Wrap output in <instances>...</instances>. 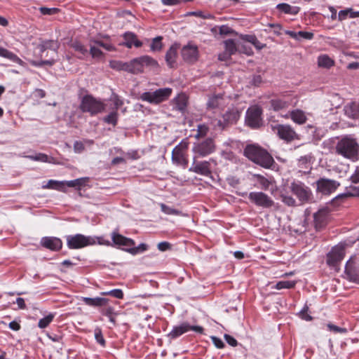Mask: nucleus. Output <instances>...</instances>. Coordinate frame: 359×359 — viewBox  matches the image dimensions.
I'll list each match as a JSON object with an SVG mask.
<instances>
[{"instance_id":"1","label":"nucleus","mask_w":359,"mask_h":359,"mask_svg":"<svg viewBox=\"0 0 359 359\" xmlns=\"http://www.w3.org/2000/svg\"><path fill=\"white\" fill-rule=\"evenodd\" d=\"M244 154L250 161L264 168H271L275 163L271 155L257 145H248L244 149Z\"/></svg>"},{"instance_id":"2","label":"nucleus","mask_w":359,"mask_h":359,"mask_svg":"<svg viewBox=\"0 0 359 359\" xmlns=\"http://www.w3.org/2000/svg\"><path fill=\"white\" fill-rule=\"evenodd\" d=\"M336 153L352 162L359 160V144L355 139L344 137L336 145Z\"/></svg>"},{"instance_id":"3","label":"nucleus","mask_w":359,"mask_h":359,"mask_svg":"<svg viewBox=\"0 0 359 359\" xmlns=\"http://www.w3.org/2000/svg\"><path fill=\"white\" fill-rule=\"evenodd\" d=\"M172 93L170 88H163L156 90L155 91L144 92L140 95L142 101L150 104H158L167 100Z\"/></svg>"},{"instance_id":"4","label":"nucleus","mask_w":359,"mask_h":359,"mask_svg":"<svg viewBox=\"0 0 359 359\" xmlns=\"http://www.w3.org/2000/svg\"><path fill=\"white\" fill-rule=\"evenodd\" d=\"M105 104L92 95H85L81 102L80 108L83 112H88L95 115L104 111Z\"/></svg>"},{"instance_id":"5","label":"nucleus","mask_w":359,"mask_h":359,"mask_svg":"<svg viewBox=\"0 0 359 359\" xmlns=\"http://www.w3.org/2000/svg\"><path fill=\"white\" fill-rule=\"evenodd\" d=\"M344 278L350 282L359 284V253L351 256L346 262Z\"/></svg>"},{"instance_id":"6","label":"nucleus","mask_w":359,"mask_h":359,"mask_svg":"<svg viewBox=\"0 0 359 359\" xmlns=\"http://www.w3.org/2000/svg\"><path fill=\"white\" fill-rule=\"evenodd\" d=\"M189 143L186 140H182L178 144L172 151V161L174 164L187 168L188 165V157L187 151Z\"/></svg>"},{"instance_id":"7","label":"nucleus","mask_w":359,"mask_h":359,"mask_svg":"<svg viewBox=\"0 0 359 359\" xmlns=\"http://www.w3.org/2000/svg\"><path fill=\"white\" fill-rule=\"evenodd\" d=\"M66 240L67 245L69 249H80L95 243L93 237L80 233L67 236Z\"/></svg>"},{"instance_id":"8","label":"nucleus","mask_w":359,"mask_h":359,"mask_svg":"<svg viewBox=\"0 0 359 359\" xmlns=\"http://www.w3.org/2000/svg\"><path fill=\"white\" fill-rule=\"evenodd\" d=\"M290 189L302 203H306L311 198L312 193L311 189L300 181L294 180L292 182L290 185Z\"/></svg>"},{"instance_id":"9","label":"nucleus","mask_w":359,"mask_h":359,"mask_svg":"<svg viewBox=\"0 0 359 359\" xmlns=\"http://www.w3.org/2000/svg\"><path fill=\"white\" fill-rule=\"evenodd\" d=\"M88 181V177H81L67 182H58L50 180L48 183L46 185H43L42 187L43 189H53L63 191L64 185L66 184L69 187H76L79 189L80 187L84 186Z\"/></svg>"},{"instance_id":"10","label":"nucleus","mask_w":359,"mask_h":359,"mask_svg":"<svg viewBox=\"0 0 359 359\" xmlns=\"http://www.w3.org/2000/svg\"><path fill=\"white\" fill-rule=\"evenodd\" d=\"M345 256V245L339 244L332 248L327 255V264L330 266L338 270V266Z\"/></svg>"},{"instance_id":"11","label":"nucleus","mask_w":359,"mask_h":359,"mask_svg":"<svg viewBox=\"0 0 359 359\" xmlns=\"http://www.w3.org/2000/svg\"><path fill=\"white\" fill-rule=\"evenodd\" d=\"M262 114L260 107L257 106L250 107L246 112V124L252 128H259L262 123Z\"/></svg>"},{"instance_id":"12","label":"nucleus","mask_w":359,"mask_h":359,"mask_svg":"<svg viewBox=\"0 0 359 359\" xmlns=\"http://www.w3.org/2000/svg\"><path fill=\"white\" fill-rule=\"evenodd\" d=\"M251 203L263 208H270L274 205V201L270 196L262 191H252L248 194Z\"/></svg>"},{"instance_id":"13","label":"nucleus","mask_w":359,"mask_h":359,"mask_svg":"<svg viewBox=\"0 0 359 359\" xmlns=\"http://www.w3.org/2000/svg\"><path fill=\"white\" fill-rule=\"evenodd\" d=\"M317 191L324 195H330L334 192L340 186V183L336 180L327 178H320L316 182Z\"/></svg>"},{"instance_id":"14","label":"nucleus","mask_w":359,"mask_h":359,"mask_svg":"<svg viewBox=\"0 0 359 359\" xmlns=\"http://www.w3.org/2000/svg\"><path fill=\"white\" fill-rule=\"evenodd\" d=\"M189 330H192L200 334L203 332V328L201 326H191L187 323H183L180 325L174 327L172 331L168 334V337L172 339H176Z\"/></svg>"},{"instance_id":"15","label":"nucleus","mask_w":359,"mask_h":359,"mask_svg":"<svg viewBox=\"0 0 359 359\" xmlns=\"http://www.w3.org/2000/svg\"><path fill=\"white\" fill-rule=\"evenodd\" d=\"M273 128L278 136L286 142H291L295 139H298V135L289 125H277Z\"/></svg>"},{"instance_id":"16","label":"nucleus","mask_w":359,"mask_h":359,"mask_svg":"<svg viewBox=\"0 0 359 359\" xmlns=\"http://www.w3.org/2000/svg\"><path fill=\"white\" fill-rule=\"evenodd\" d=\"M196 156L194 157L192 165L189 168L190 172L208 177L211 175L210 161H196Z\"/></svg>"},{"instance_id":"17","label":"nucleus","mask_w":359,"mask_h":359,"mask_svg":"<svg viewBox=\"0 0 359 359\" xmlns=\"http://www.w3.org/2000/svg\"><path fill=\"white\" fill-rule=\"evenodd\" d=\"M215 149V144L213 140L210 138L196 144L193 148V151L198 155V156L203 157L213 152Z\"/></svg>"},{"instance_id":"18","label":"nucleus","mask_w":359,"mask_h":359,"mask_svg":"<svg viewBox=\"0 0 359 359\" xmlns=\"http://www.w3.org/2000/svg\"><path fill=\"white\" fill-rule=\"evenodd\" d=\"M329 210L327 208L320 209L313 215L314 226L316 230L323 229L327 222Z\"/></svg>"},{"instance_id":"19","label":"nucleus","mask_w":359,"mask_h":359,"mask_svg":"<svg viewBox=\"0 0 359 359\" xmlns=\"http://www.w3.org/2000/svg\"><path fill=\"white\" fill-rule=\"evenodd\" d=\"M182 56L183 59L189 63H193L198 60V48L194 45H187L183 47L182 50Z\"/></svg>"},{"instance_id":"20","label":"nucleus","mask_w":359,"mask_h":359,"mask_svg":"<svg viewBox=\"0 0 359 359\" xmlns=\"http://www.w3.org/2000/svg\"><path fill=\"white\" fill-rule=\"evenodd\" d=\"M171 104L174 110L184 114L187 109L188 97L184 93H180L172 100Z\"/></svg>"},{"instance_id":"21","label":"nucleus","mask_w":359,"mask_h":359,"mask_svg":"<svg viewBox=\"0 0 359 359\" xmlns=\"http://www.w3.org/2000/svg\"><path fill=\"white\" fill-rule=\"evenodd\" d=\"M60 47V43L53 40H43L39 43L36 48L39 51V57L42 58L43 57V53L48 49H50L55 52V54L57 53V50Z\"/></svg>"},{"instance_id":"22","label":"nucleus","mask_w":359,"mask_h":359,"mask_svg":"<svg viewBox=\"0 0 359 359\" xmlns=\"http://www.w3.org/2000/svg\"><path fill=\"white\" fill-rule=\"evenodd\" d=\"M41 244L46 248L57 251L62 248V242L57 237H44L41 239Z\"/></svg>"},{"instance_id":"23","label":"nucleus","mask_w":359,"mask_h":359,"mask_svg":"<svg viewBox=\"0 0 359 359\" xmlns=\"http://www.w3.org/2000/svg\"><path fill=\"white\" fill-rule=\"evenodd\" d=\"M226 103V99L224 97L223 94L213 95L209 97L207 102L208 108L217 109L223 108Z\"/></svg>"},{"instance_id":"24","label":"nucleus","mask_w":359,"mask_h":359,"mask_svg":"<svg viewBox=\"0 0 359 359\" xmlns=\"http://www.w3.org/2000/svg\"><path fill=\"white\" fill-rule=\"evenodd\" d=\"M124 42L123 45L128 48H131L133 46L136 48H140L142 46V41L137 39V36L131 32H126L123 36Z\"/></svg>"},{"instance_id":"25","label":"nucleus","mask_w":359,"mask_h":359,"mask_svg":"<svg viewBox=\"0 0 359 359\" xmlns=\"http://www.w3.org/2000/svg\"><path fill=\"white\" fill-rule=\"evenodd\" d=\"M111 239L115 245H123L129 248L135 245L133 240L126 238L118 233L113 232L111 233Z\"/></svg>"},{"instance_id":"26","label":"nucleus","mask_w":359,"mask_h":359,"mask_svg":"<svg viewBox=\"0 0 359 359\" xmlns=\"http://www.w3.org/2000/svg\"><path fill=\"white\" fill-rule=\"evenodd\" d=\"M286 118L290 117V118L296 123L302 125L306 122L307 118L305 113L300 109L292 110L289 112L288 114L285 115Z\"/></svg>"},{"instance_id":"27","label":"nucleus","mask_w":359,"mask_h":359,"mask_svg":"<svg viewBox=\"0 0 359 359\" xmlns=\"http://www.w3.org/2000/svg\"><path fill=\"white\" fill-rule=\"evenodd\" d=\"M285 32L287 35L297 41H301L302 39L311 40L313 38V33L309 32L299 31L296 32L286 30Z\"/></svg>"},{"instance_id":"28","label":"nucleus","mask_w":359,"mask_h":359,"mask_svg":"<svg viewBox=\"0 0 359 359\" xmlns=\"http://www.w3.org/2000/svg\"><path fill=\"white\" fill-rule=\"evenodd\" d=\"M346 115L351 118H357L359 117V104L352 102L344 107Z\"/></svg>"},{"instance_id":"29","label":"nucleus","mask_w":359,"mask_h":359,"mask_svg":"<svg viewBox=\"0 0 359 359\" xmlns=\"http://www.w3.org/2000/svg\"><path fill=\"white\" fill-rule=\"evenodd\" d=\"M71 47L78 53L77 57L84 59L88 54L87 48L80 41H75L71 43Z\"/></svg>"},{"instance_id":"30","label":"nucleus","mask_w":359,"mask_h":359,"mask_svg":"<svg viewBox=\"0 0 359 359\" xmlns=\"http://www.w3.org/2000/svg\"><path fill=\"white\" fill-rule=\"evenodd\" d=\"M83 302L88 306H101L107 304L108 299L102 297H83Z\"/></svg>"},{"instance_id":"31","label":"nucleus","mask_w":359,"mask_h":359,"mask_svg":"<svg viewBox=\"0 0 359 359\" xmlns=\"http://www.w3.org/2000/svg\"><path fill=\"white\" fill-rule=\"evenodd\" d=\"M276 8L286 14L296 15L299 11L300 8L298 6H292L287 4L282 3L276 6Z\"/></svg>"},{"instance_id":"32","label":"nucleus","mask_w":359,"mask_h":359,"mask_svg":"<svg viewBox=\"0 0 359 359\" xmlns=\"http://www.w3.org/2000/svg\"><path fill=\"white\" fill-rule=\"evenodd\" d=\"M0 56L9 59L20 65H23V61L19 58L15 54L8 50L0 46Z\"/></svg>"},{"instance_id":"33","label":"nucleus","mask_w":359,"mask_h":359,"mask_svg":"<svg viewBox=\"0 0 359 359\" xmlns=\"http://www.w3.org/2000/svg\"><path fill=\"white\" fill-rule=\"evenodd\" d=\"M177 46L175 45L172 46L167 51L165 55V60L168 65L172 67L175 63V59L177 57Z\"/></svg>"},{"instance_id":"34","label":"nucleus","mask_w":359,"mask_h":359,"mask_svg":"<svg viewBox=\"0 0 359 359\" xmlns=\"http://www.w3.org/2000/svg\"><path fill=\"white\" fill-rule=\"evenodd\" d=\"M239 117H240V113L238 112V111L237 109H234L227 111L223 115L224 121L226 123H236V121L239 118Z\"/></svg>"},{"instance_id":"35","label":"nucleus","mask_w":359,"mask_h":359,"mask_svg":"<svg viewBox=\"0 0 359 359\" xmlns=\"http://www.w3.org/2000/svg\"><path fill=\"white\" fill-rule=\"evenodd\" d=\"M271 107L274 111H279L289 107V101L282 99H273L270 101Z\"/></svg>"},{"instance_id":"36","label":"nucleus","mask_w":359,"mask_h":359,"mask_svg":"<svg viewBox=\"0 0 359 359\" xmlns=\"http://www.w3.org/2000/svg\"><path fill=\"white\" fill-rule=\"evenodd\" d=\"M318 65L320 67L329 69L334 66V61L327 55H321L318 57Z\"/></svg>"},{"instance_id":"37","label":"nucleus","mask_w":359,"mask_h":359,"mask_svg":"<svg viewBox=\"0 0 359 359\" xmlns=\"http://www.w3.org/2000/svg\"><path fill=\"white\" fill-rule=\"evenodd\" d=\"M141 62L143 67L156 68L158 67V62L149 55L141 56Z\"/></svg>"},{"instance_id":"38","label":"nucleus","mask_w":359,"mask_h":359,"mask_svg":"<svg viewBox=\"0 0 359 359\" xmlns=\"http://www.w3.org/2000/svg\"><path fill=\"white\" fill-rule=\"evenodd\" d=\"M297 281L295 280H281L278 282L273 288L276 290L291 289L295 287Z\"/></svg>"},{"instance_id":"39","label":"nucleus","mask_w":359,"mask_h":359,"mask_svg":"<svg viewBox=\"0 0 359 359\" xmlns=\"http://www.w3.org/2000/svg\"><path fill=\"white\" fill-rule=\"evenodd\" d=\"M348 196H359V187L351 185L346 189L345 193L338 195L337 198H339Z\"/></svg>"},{"instance_id":"40","label":"nucleus","mask_w":359,"mask_h":359,"mask_svg":"<svg viewBox=\"0 0 359 359\" xmlns=\"http://www.w3.org/2000/svg\"><path fill=\"white\" fill-rule=\"evenodd\" d=\"M56 62V60L55 58H50L49 60H29V63L36 67H41L43 65H48V66H53Z\"/></svg>"},{"instance_id":"41","label":"nucleus","mask_w":359,"mask_h":359,"mask_svg":"<svg viewBox=\"0 0 359 359\" xmlns=\"http://www.w3.org/2000/svg\"><path fill=\"white\" fill-rule=\"evenodd\" d=\"M132 63L134 74H137L143 72L144 67L142 66L140 57L133 59Z\"/></svg>"},{"instance_id":"42","label":"nucleus","mask_w":359,"mask_h":359,"mask_svg":"<svg viewBox=\"0 0 359 359\" xmlns=\"http://www.w3.org/2000/svg\"><path fill=\"white\" fill-rule=\"evenodd\" d=\"M54 317V313H49L46 317L39 320L38 323V327L41 329L47 327L49 325V324L53 321Z\"/></svg>"},{"instance_id":"43","label":"nucleus","mask_w":359,"mask_h":359,"mask_svg":"<svg viewBox=\"0 0 359 359\" xmlns=\"http://www.w3.org/2000/svg\"><path fill=\"white\" fill-rule=\"evenodd\" d=\"M225 52L233 55L237 50L236 45L233 39H228L224 41Z\"/></svg>"},{"instance_id":"44","label":"nucleus","mask_w":359,"mask_h":359,"mask_svg":"<svg viewBox=\"0 0 359 359\" xmlns=\"http://www.w3.org/2000/svg\"><path fill=\"white\" fill-rule=\"evenodd\" d=\"M255 177L257 179L261 188L264 190H268L271 184V182L261 175H255Z\"/></svg>"},{"instance_id":"45","label":"nucleus","mask_w":359,"mask_h":359,"mask_svg":"<svg viewBox=\"0 0 359 359\" xmlns=\"http://www.w3.org/2000/svg\"><path fill=\"white\" fill-rule=\"evenodd\" d=\"M311 158L312 157L310 154H306L303 156H301L298 159V166L300 168H307L308 165L311 162Z\"/></svg>"},{"instance_id":"46","label":"nucleus","mask_w":359,"mask_h":359,"mask_svg":"<svg viewBox=\"0 0 359 359\" xmlns=\"http://www.w3.org/2000/svg\"><path fill=\"white\" fill-rule=\"evenodd\" d=\"M147 248H148L147 245H146L144 243H141L137 247H135V248H133V246L129 247V248L126 249V251L133 255H136L137 253L146 251L147 250Z\"/></svg>"},{"instance_id":"47","label":"nucleus","mask_w":359,"mask_h":359,"mask_svg":"<svg viewBox=\"0 0 359 359\" xmlns=\"http://www.w3.org/2000/svg\"><path fill=\"white\" fill-rule=\"evenodd\" d=\"M161 211L163 212L166 215H180L181 212L178 210L174 209L170 206L165 205L164 203H161L160 205Z\"/></svg>"},{"instance_id":"48","label":"nucleus","mask_w":359,"mask_h":359,"mask_svg":"<svg viewBox=\"0 0 359 359\" xmlns=\"http://www.w3.org/2000/svg\"><path fill=\"white\" fill-rule=\"evenodd\" d=\"M162 36L155 37L151 43L150 48L152 51H159L162 48Z\"/></svg>"},{"instance_id":"49","label":"nucleus","mask_w":359,"mask_h":359,"mask_svg":"<svg viewBox=\"0 0 359 359\" xmlns=\"http://www.w3.org/2000/svg\"><path fill=\"white\" fill-rule=\"evenodd\" d=\"M117 116H118L117 112L116 111H114L104 118V121L109 124H112L113 126H116L117 123Z\"/></svg>"},{"instance_id":"50","label":"nucleus","mask_w":359,"mask_h":359,"mask_svg":"<svg viewBox=\"0 0 359 359\" xmlns=\"http://www.w3.org/2000/svg\"><path fill=\"white\" fill-rule=\"evenodd\" d=\"M280 198L281 201L288 206H294L296 204V201L291 196L281 193Z\"/></svg>"},{"instance_id":"51","label":"nucleus","mask_w":359,"mask_h":359,"mask_svg":"<svg viewBox=\"0 0 359 359\" xmlns=\"http://www.w3.org/2000/svg\"><path fill=\"white\" fill-rule=\"evenodd\" d=\"M102 295H110L117 299H122L123 297V291L120 289H114L108 292L102 293Z\"/></svg>"},{"instance_id":"52","label":"nucleus","mask_w":359,"mask_h":359,"mask_svg":"<svg viewBox=\"0 0 359 359\" xmlns=\"http://www.w3.org/2000/svg\"><path fill=\"white\" fill-rule=\"evenodd\" d=\"M39 11L43 15H52L56 14L59 11V9L57 8L40 7Z\"/></svg>"},{"instance_id":"53","label":"nucleus","mask_w":359,"mask_h":359,"mask_svg":"<svg viewBox=\"0 0 359 359\" xmlns=\"http://www.w3.org/2000/svg\"><path fill=\"white\" fill-rule=\"evenodd\" d=\"M90 53L93 58H100L102 55V52L95 45L90 46Z\"/></svg>"},{"instance_id":"54","label":"nucleus","mask_w":359,"mask_h":359,"mask_svg":"<svg viewBox=\"0 0 359 359\" xmlns=\"http://www.w3.org/2000/svg\"><path fill=\"white\" fill-rule=\"evenodd\" d=\"M27 157L34 161H38L41 162L48 161V156L45 154H38L35 156H27Z\"/></svg>"},{"instance_id":"55","label":"nucleus","mask_w":359,"mask_h":359,"mask_svg":"<svg viewBox=\"0 0 359 359\" xmlns=\"http://www.w3.org/2000/svg\"><path fill=\"white\" fill-rule=\"evenodd\" d=\"M95 338L97 343H99L101 346H105V340L102 336V331L100 329H96L95 330Z\"/></svg>"},{"instance_id":"56","label":"nucleus","mask_w":359,"mask_h":359,"mask_svg":"<svg viewBox=\"0 0 359 359\" xmlns=\"http://www.w3.org/2000/svg\"><path fill=\"white\" fill-rule=\"evenodd\" d=\"M308 311H309V307L307 305H305L303 307V309L301 310V311L299 312V316L303 320L310 321L312 320V317L309 314H308Z\"/></svg>"},{"instance_id":"57","label":"nucleus","mask_w":359,"mask_h":359,"mask_svg":"<svg viewBox=\"0 0 359 359\" xmlns=\"http://www.w3.org/2000/svg\"><path fill=\"white\" fill-rule=\"evenodd\" d=\"M208 131V127L204 124H200L198 126V133L196 135V137H203L206 135Z\"/></svg>"},{"instance_id":"58","label":"nucleus","mask_w":359,"mask_h":359,"mask_svg":"<svg viewBox=\"0 0 359 359\" xmlns=\"http://www.w3.org/2000/svg\"><path fill=\"white\" fill-rule=\"evenodd\" d=\"M85 149V146L83 142L81 141H76L74 143V151L76 154H80L83 152Z\"/></svg>"},{"instance_id":"59","label":"nucleus","mask_w":359,"mask_h":359,"mask_svg":"<svg viewBox=\"0 0 359 359\" xmlns=\"http://www.w3.org/2000/svg\"><path fill=\"white\" fill-rule=\"evenodd\" d=\"M327 327L330 331L335 333H346L347 331L346 328L340 327L331 323L327 325Z\"/></svg>"},{"instance_id":"60","label":"nucleus","mask_w":359,"mask_h":359,"mask_svg":"<svg viewBox=\"0 0 359 359\" xmlns=\"http://www.w3.org/2000/svg\"><path fill=\"white\" fill-rule=\"evenodd\" d=\"M268 27L269 28H271L272 29V32H273L274 34H276V36H279L281 34V29H282V27L280 24H269L267 25Z\"/></svg>"},{"instance_id":"61","label":"nucleus","mask_w":359,"mask_h":359,"mask_svg":"<svg viewBox=\"0 0 359 359\" xmlns=\"http://www.w3.org/2000/svg\"><path fill=\"white\" fill-rule=\"evenodd\" d=\"M121 70H123V71L128 72L129 73L133 74L132 60H130L128 62H123Z\"/></svg>"},{"instance_id":"62","label":"nucleus","mask_w":359,"mask_h":359,"mask_svg":"<svg viewBox=\"0 0 359 359\" xmlns=\"http://www.w3.org/2000/svg\"><path fill=\"white\" fill-rule=\"evenodd\" d=\"M95 44L97 46L102 47L105 50H109V51L114 50V47L112 45H111L109 43H105L100 41H95Z\"/></svg>"},{"instance_id":"63","label":"nucleus","mask_w":359,"mask_h":359,"mask_svg":"<svg viewBox=\"0 0 359 359\" xmlns=\"http://www.w3.org/2000/svg\"><path fill=\"white\" fill-rule=\"evenodd\" d=\"M211 339L212 343L217 348H222L224 346V344L219 338L217 337H211Z\"/></svg>"},{"instance_id":"64","label":"nucleus","mask_w":359,"mask_h":359,"mask_svg":"<svg viewBox=\"0 0 359 359\" xmlns=\"http://www.w3.org/2000/svg\"><path fill=\"white\" fill-rule=\"evenodd\" d=\"M351 180L355 184L359 182V165L356 167L355 172L351 175Z\"/></svg>"}]
</instances>
